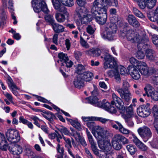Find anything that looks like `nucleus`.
<instances>
[{
  "instance_id": "1",
  "label": "nucleus",
  "mask_w": 158,
  "mask_h": 158,
  "mask_svg": "<svg viewBox=\"0 0 158 158\" xmlns=\"http://www.w3.org/2000/svg\"><path fill=\"white\" fill-rule=\"evenodd\" d=\"M123 33L125 35L128 40L132 43H137L138 44L137 46L139 50L137 52L136 56L138 59H143L145 55L142 50L144 49L143 47L144 43L149 40L148 37L145 34L141 36L137 32L132 30H128Z\"/></svg>"
},
{
  "instance_id": "2",
  "label": "nucleus",
  "mask_w": 158,
  "mask_h": 158,
  "mask_svg": "<svg viewBox=\"0 0 158 158\" xmlns=\"http://www.w3.org/2000/svg\"><path fill=\"white\" fill-rule=\"evenodd\" d=\"M116 59L112 56L110 54L106 53L104 56V67L105 69H113L114 70H109L107 72L109 77H114L116 82L119 83L121 82V78L119 73L117 69Z\"/></svg>"
},
{
  "instance_id": "3",
  "label": "nucleus",
  "mask_w": 158,
  "mask_h": 158,
  "mask_svg": "<svg viewBox=\"0 0 158 158\" xmlns=\"http://www.w3.org/2000/svg\"><path fill=\"white\" fill-rule=\"evenodd\" d=\"M111 22L106 27L105 30L101 33L102 37L109 41H112L116 39V23L118 21V17H116L111 18Z\"/></svg>"
},
{
  "instance_id": "4",
  "label": "nucleus",
  "mask_w": 158,
  "mask_h": 158,
  "mask_svg": "<svg viewBox=\"0 0 158 158\" xmlns=\"http://www.w3.org/2000/svg\"><path fill=\"white\" fill-rule=\"evenodd\" d=\"M89 128L92 130V133L98 140V142L103 140L108 134V129L99 126H95L93 121H90L86 123Z\"/></svg>"
},
{
  "instance_id": "5",
  "label": "nucleus",
  "mask_w": 158,
  "mask_h": 158,
  "mask_svg": "<svg viewBox=\"0 0 158 158\" xmlns=\"http://www.w3.org/2000/svg\"><path fill=\"white\" fill-rule=\"evenodd\" d=\"M59 58L58 62L61 66L60 71L63 75L64 77H66L65 73H64L61 69H64L66 71H68V70L66 69L71 67L73 64V62L69 59L67 54L62 52L59 53L58 55Z\"/></svg>"
},
{
  "instance_id": "6",
  "label": "nucleus",
  "mask_w": 158,
  "mask_h": 158,
  "mask_svg": "<svg viewBox=\"0 0 158 158\" xmlns=\"http://www.w3.org/2000/svg\"><path fill=\"white\" fill-rule=\"evenodd\" d=\"M130 87L129 83L126 80H123L122 83V88H119L117 90L121 98L127 102H129L132 98L131 93L129 90Z\"/></svg>"
},
{
  "instance_id": "7",
  "label": "nucleus",
  "mask_w": 158,
  "mask_h": 158,
  "mask_svg": "<svg viewBox=\"0 0 158 158\" xmlns=\"http://www.w3.org/2000/svg\"><path fill=\"white\" fill-rule=\"evenodd\" d=\"M31 3L35 12L38 13L41 10L45 13L48 12L49 10L45 0H33Z\"/></svg>"
},
{
  "instance_id": "8",
  "label": "nucleus",
  "mask_w": 158,
  "mask_h": 158,
  "mask_svg": "<svg viewBox=\"0 0 158 158\" xmlns=\"http://www.w3.org/2000/svg\"><path fill=\"white\" fill-rule=\"evenodd\" d=\"M107 11L105 7L103 0H94L91 8L92 14H96L105 12Z\"/></svg>"
},
{
  "instance_id": "9",
  "label": "nucleus",
  "mask_w": 158,
  "mask_h": 158,
  "mask_svg": "<svg viewBox=\"0 0 158 158\" xmlns=\"http://www.w3.org/2000/svg\"><path fill=\"white\" fill-rule=\"evenodd\" d=\"M98 143L99 148L106 155V158H113L110 154L111 147L110 141L107 140L104 141L103 140L98 142Z\"/></svg>"
},
{
  "instance_id": "10",
  "label": "nucleus",
  "mask_w": 158,
  "mask_h": 158,
  "mask_svg": "<svg viewBox=\"0 0 158 158\" xmlns=\"http://www.w3.org/2000/svg\"><path fill=\"white\" fill-rule=\"evenodd\" d=\"M8 140L12 143L19 142L20 140V136L18 131L12 129L8 130L5 134Z\"/></svg>"
},
{
  "instance_id": "11",
  "label": "nucleus",
  "mask_w": 158,
  "mask_h": 158,
  "mask_svg": "<svg viewBox=\"0 0 158 158\" xmlns=\"http://www.w3.org/2000/svg\"><path fill=\"white\" fill-rule=\"evenodd\" d=\"M137 131L145 142H147L152 136V133L150 129L146 126H143L139 128L137 130Z\"/></svg>"
},
{
  "instance_id": "12",
  "label": "nucleus",
  "mask_w": 158,
  "mask_h": 158,
  "mask_svg": "<svg viewBox=\"0 0 158 158\" xmlns=\"http://www.w3.org/2000/svg\"><path fill=\"white\" fill-rule=\"evenodd\" d=\"M112 97L113 100L111 102V104L113 105H115L120 110H124L125 108L122 100L114 93L112 94Z\"/></svg>"
},
{
  "instance_id": "13",
  "label": "nucleus",
  "mask_w": 158,
  "mask_h": 158,
  "mask_svg": "<svg viewBox=\"0 0 158 158\" xmlns=\"http://www.w3.org/2000/svg\"><path fill=\"white\" fill-rule=\"evenodd\" d=\"M96 21L99 24L103 25L106 22L107 18V11L105 12L93 14Z\"/></svg>"
},
{
  "instance_id": "14",
  "label": "nucleus",
  "mask_w": 158,
  "mask_h": 158,
  "mask_svg": "<svg viewBox=\"0 0 158 158\" xmlns=\"http://www.w3.org/2000/svg\"><path fill=\"white\" fill-rule=\"evenodd\" d=\"M137 111L138 115L142 117H147L150 114L149 106H146L144 105L139 106L137 108Z\"/></svg>"
},
{
  "instance_id": "15",
  "label": "nucleus",
  "mask_w": 158,
  "mask_h": 158,
  "mask_svg": "<svg viewBox=\"0 0 158 158\" xmlns=\"http://www.w3.org/2000/svg\"><path fill=\"white\" fill-rule=\"evenodd\" d=\"M52 3L55 9L60 13L66 15L68 17L69 14L68 13L65 7L63 5H61L58 0H52Z\"/></svg>"
},
{
  "instance_id": "16",
  "label": "nucleus",
  "mask_w": 158,
  "mask_h": 158,
  "mask_svg": "<svg viewBox=\"0 0 158 158\" xmlns=\"http://www.w3.org/2000/svg\"><path fill=\"white\" fill-rule=\"evenodd\" d=\"M138 68L141 74L144 76H148L149 71L148 67L144 62L140 61L137 65Z\"/></svg>"
},
{
  "instance_id": "17",
  "label": "nucleus",
  "mask_w": 158,
  "mask_h": 158,
  "mask_svg": "<svg viewBox=\"0 0 158 158\" xmlns=\"http://www.w3.org/2000/svg\"><path fill=\"white\" fill-rule=\"evenodd\" d=\"M138 68L133 65H129L127 68V69L132 77L135 80L139 79L140 77Z\"/></svg>"
},
{
  "instance_id": "18",
  "label": "nucleus",
  "mask_w": 158,
  "mask_h": 158,
  "mask_svg": "<svg viewBox=\"0 0 158 158\" xmlns=\"http://www.w3.org/2000/svg\"><path fill=\"white\" fill-rule=\"evenodd\" d=\"M8 148L10 151L14 155H19L23 152L22 147L16 144L11 143Z\"/></svg>"
},
{
  "instance_id": "19",
  "label": "nucleus",
  "mask_w": 158,
  "mask_h": 158,
  "mask_svg": "<svg viewBox=\"0 0 158 158\" xmlns=\"http://www.w3.org/2000/svg\"><path fill=\"white\" fill-rule=\"evenodd\" d=\"M145 55L147 59L149 60L156 63L157 58L154 51L149 49L147 50L146 51Z\"/></svg>"
},
{
  "instance_id": "20",
  "label": "nucleus",
  "mask_w": 158,
  "mask_h": 158,
  "mask_svg": "<svg viewBox=\"0 0 158 158\" xmlns=\"http://www.w3.org/2000/svg\"><path fill=\"white\" fill-rule=\"evenodd\" d=\"M133 141L136 146L142 151H146L148 150V148L138 139L136 136H133Z\"/></svg>"
},
{
  "instance_id": "21",
  "label": "nucleus",
  "mask_w": 158,
  "mask_h": 158,
  "mask_svg": "<svg viewBox=\"0 0 158 158\" xmlns=\"http://www.w3.org/2000/svg\"><path fill=\"white\" fill-rule=\"evenodd\" d=\"M152 112L155 118L154 125L158 134V106L154 105L152 108Z\"/></svg>"
},
{
  "instance_id": "22",
  "label": "nucleus",
  "mask_w": 158,
  "mask_h": 158,
  "mask_svg": "<svg viewBox=\"0 0 158 158\" xmlns=\"http://www.w3.org/2000/svg\"><path fill=\"white\" fill-rule=\"evenodd\" d=\"M112 140L119 143L122 142L123 144H127L129 143L128 140L125 137L120 134L115 135Z\"/></svg>"
},
{
  "instance_id": "23",
  "label": "nucleus",
  "mask_w": 158,
  "mask_h": 158,
  "mask_svg": "<svg viewBox=\"0 0 158 158\" xmlns=\"http://www.w3.org/2000/svg\"><path fill=\"white\" fill-rule=\"evenodd\" d=\"M8 148V144L4 135L0 133V148L6 151Z\"/></svg>"
},
{
  "instance_id": "24",
  "label": "nucleus",
  "mask_w": 158,
  "mask_h": 158,
  "mask_svg": "<svg viewBox=\"0 0 158 158\" xmlns=\"http://www.w3.org/2000/svg\"><path fill=\"white\" fill-rule=\"evenodd\" d=\"M134 115L133 106L130 105L126 109V114L123 115V117L125 120H127L128 119H130L132 118Z\"/></svg>"
},
{
  "instance_id": "25",
  "label": "nucleus",
  "mask_w": 158,
  "mask_h": 158,
  "mask_svg": "<svg viewBox=\"0 0 158 158\" xmlns=\"http://www.w3.org/2000/svg\"><path fill=\"white\" fill-rule=\"evenodd\" d=\"M73 82L74 86L77 88L81 89L84 86V80L80 75L74 79Z\"/></svg>"
},
{
  "instance_id": "26",
  "label": "nucleus",
  "mask_w": 158,
  "mask_h": 158,
  "mask_svg": "<svg viewBox=\"0 0 158 158\" xmlns=\"http://www.w3.org/2000/svg\"><path fill=\"white\" fill-rule=\"evenodd\" d=\"M127 20L129 24L133 27H137L139 26L140 24L134 15H129L127 17Z\"/></svg>"
},
{
  "instance_id": "27",
  "label": "nucleus",
  "mask_w": 158,
  "mask_h": 158,
  "mask_svg": "<svg viewBox=\"0 0 158 158\" xmlns=\"http://www.w3.org/2000/svg\"><path fill=\"white\" fill-rule=\"evenodd\" d=\"M80 76L84 81H91L93 77V73L89 71L84 72Z\"/></svg>"
},
{
  "instance_id": "28",
  "label": "nucleus",
  "mask_w": 158,
  "mask_h": 158,
  "mask_svg": "<svg viewBox=\"0 0 158 158\" xmlns=\"http://www.w3.org/2000/svg\"><path fill=\"white\" fill-rule=\"evenodd\" d=\"M7 79V83L9 88L12 92L14 94H16V93L15 92V90L19 89L18 88L12 79L10 77H8Z\"/></svg>"
},
{
  "instance_id": "29",
  "label": "nucleus",
  "mask_w": 158,
  "mask_h": 158,
  "mask_svg": "<svg viewBox=\"0 0 158 158\" xmlns=\"http://www.w3.org/2000/svg\"><path fill=\"white\" fill-rule=\"evenodd\" d=\"M54 31L56 33L61 32L64 31V27L55 22L52 25Z\"/></svg>"
},
{
  "instance_id": "30",
  "label": "nucleus",
  "mask_w": 158,
  "mask_h": 158,
  "mask_svg": "<svg viewBox=\"0 0 158 158\" xmlns=\"http://www.w3.org/2000/svg\"><path fill=\"white\" fill-rule=\"evenodd\" d=\"M148 97H150L154 101H158V87L156 90H153V91L149 92L148 94Z\"/></svg>"
},
{
  "instance_id": "31",
  "label": "nucleus",
  "mask_w": 158,
  "mask_h": 158,
  "mask_svg": "<svg viewBox=\"0 0 158 158\" xmlns=\"http://www.w3.org/2000/svg\"><path fill=\"white\" fill-rule=\"evenodd\" d=\"M66 15L67 17H69L63 13H56L55 14V18L57 21L60 23H62L64 22L65 20V16Z\"/></svg>"
},
{
  "instance_id": "32",
  "label": "nucleus",
  "mask_w": 158,
  "mask_h": 158,
  "mask_svg": "<svg viewBox=\"0 0 158 158\" xmlns=\"http://www.w3.org/2000/svg\"><path fill=\"white\" fill-rule=\"evenodd\" d=\"M9 6L8 8L10 9V11L11 12V16L12 18L14 20V21L13 22V24H16L17 23V21L16 20V17L13 14L14 10L13 8V3L12 0H9Z\"/></svg>"
},
{
  "instance_id": "33",
  "label": "nucleus",
  "mask_w": 158,
  "mask_h": 158,
  "mask_svg": "<svg viewBox=\"0 0 158 158\" xmlns=\"http://www.w3.org/2000/svg\"><path fill=\"white\" fill-rule=\"evenodd\" d=\"M110 103L106 101H104L103 102H98L97 104V106L98 107L102 108L106 110L107 111L108 110L110 106Z\"/></svg>"
},
{
  "instance_id": "34",
  "label": "nucleus",
  "mask_w": 158,
  "mask_h": 158,
  "mask_svg": "<svg viewBox=\"0 0 158 158\" xmlns=\"http://www.w3.org/2000/svg\"><path fill=\"white\" fill-rule=\"evenodd\" d=\"M72 132L70 133V136L74 137L75 140L78 142L79 139L81 136L79 132L76 131L73 128H70Z\"/></svg>"
},
{
  "instance_id": "35",
  "label": "nucleus",
  "mask_w": 158,
  "mask_h": 158,
  "mask_svg": "<svg viewBox=\"0 0 158 158\" xmlns=\"http://www.w3.org/2000/svg\"><path fill=\"white\" fill-rule=\"evenodd\" d=\"M86 99L88 100V102L93 104L96 106H97V104L98 102H101L98 101V99L95 96L93 97H90L86 98Z\"/></svg>"
},
{
  "instance_id": "36",
  "label": "nucleus",
  "mask_w": 158,
  "mask_h": 158,
  "mask_svg": "<svg viewBox=\"0 0 158 158\" xmlns=\"http://www.w3.org/2000/svg\"><path fill=\"white\" fill-rule=\"evenodd\" d=\"M25 153L28 156H31L33 155L34 152L32 150L31 147L28 144L24 145Z\"/></svg>"
},
{
  "instance_id": "37",
  "label": "nucleus",
  "mask_w": 158,
  "mask_h": 158,
  "mask_svg": "<svg viewBox=\"0 0 158 158\" xmlns=\"http://www.w3.org/2000/svg\"><path fill=\"white\" fill-rule=\"evenodd\" d=\"M86 132L89 141L91 144V147L96 145V143L94 141L93 136L87 128L86 129Z\"/></svg>"
},
{
  "instance_id": "38",
  "label": "nucleus",
  "mask_w": 158,
  "mask_h": 158,
  "mask_svg": "<svg viewBox=\"0 0 158 158\" xmlns=\"http://www.w3.org/2000/svg\"><path fill=\"white\" fill-rule=\"evenodd\" d=\"M146 7L148 9L152 8L156 5V0H145Z\"/></svg>"
},
{
  "instance_id": "39",
  "label": "nucleus",
  "mask_w": 158,
  "mask_h": 158,
  "mask_svg": "<svg viewBox=\"0 0 158 158\" xmlns=\"http://www.w3.org/2000/svg\"><path fill=\"white\" fill-rule=\"evenodd\" d=\"M45 19L46 21L51 26L55 22L52 15H46L45 16Z\"/></svg>"
},
{
  "instance_id": "40",
  "label": "nucleus",
  "mask_w": 158,
  "mask_h": 158,
  "mask_svg": "<svg viewBox=\"0 0 158 158\" xmlns=\"http://www.w3.org/2000/svg\"><path fill=\"white\" fill-rule=\"evenodd\" d=\"M127 148L131 155H134L136 151V148L134 145L131 144L127 146Z\"/></svg>"
},
{
  "instance_id": "41",
  "label": "nucleus",
  "mask_w": 158,
  "mask_h": 158,
  "mask_svg": "<svg viewBox=\"0 0 158 158\" xmlns=\"http://www.w3.org/2000/svg\"><path fill=\"white\" fill-rule=\"evenodd\" d=\"M69 121L73 127L78 130H80L81 129V124L77 120H73L70 119L69 120Z\"/></svg>"
},
{
  "instance_id": "42",
  "label": "nucleus",
  "mask_w": 158,
  "mask_h": 158,
  "mask_svg": "<svg viewBox=\"0 0 158 158\" xmlns=\"http://www.w3.org/2000/svg\"><path fill=\"white\" fill-rule=\"evenodd\" d=\"M117 69L118 71H119L121 74L122 75H125L127 73V72L126 69L121 65H118L117 66Z\"/></svg>"
},
{
  "instance_id": "43",
  "label": "nucleus",
  "mask_w": 158,
  "mask_h": 158,
  "mask_svg": "<svg viewBox=\"0 0 158 158\" xmlns=\"http://www.w3.org/2000/svg\"><path fill=\"white\" fill-rule=\"evenodd\" d=\"M60 1L62 4L68 6H72L74 4L73 0H60Z\"/></svg>"
},
{
  "instance_id": "44",
  "label": "nucleus",
  "mask_w": 158,
  "mask_h": 158,
  "mask_svg": "<svg viewBox=\"0 0 158 158\" xmlns=\"http://www.w3.org/2000/svg\"><path fill=\"white\" fill-rule=\"evenodd\" d=\"M111 143L113 148L116 150H119L122 148V145L119 142L112 140Z\"/></svg>"
},
{
  "instance_id": "45",
  "label": "nucleus",
  "mask_w": 158,
  "mask_h": 158,
  "mask_svg": "<svg viewBox=\"0 0 158 158\" xmlns=\"http://www.w3.org/2000/svg\"><path fill=\"white\" fill-rule=\"evenodd\" d=\"M133 10L134 14L136 16L140 18H143L144 17V16L142 13L136 8L133 7Z\"/></svg>"
},
{
  "instance_id": "46",
  "label": "nucleus",
  "mask_w": 158,
  "mask_h": 158,
  "mask_svg": "<svg viewBox=\"0 0 158 158\" xmlns=\"http://www.w3.org/2000/svg\"><path fill=\"white\" fill-rule=\"evenodd\" d=\"M85 69V67L81 64H78L77 66L76 72L78 74H80L82 71Z\"/></svg>"
},
{
  "instance_id": "47",
  "label": "nucleus",
  "mask_w": 158,
  "mask_h": 158,
  "mask_svg": "<svg viewBox=\"0 0 158 158\" xmlns=\"http://www.w3.org/2000/svg\"><path fill=\"white\" fill-rule=\"evenodd\" d=\"M138 4L141 9H144L146 7V2L145 0H138Z\"/></svg>"
},
{
  "instance_id": "48",
  "label": "nucleus",
  "mask_w": 158,
  "mask_h": 158,
  "mask_svg": "<svg viewBox=\"0 0 158 158\" xmlns=\"http://www.w3.org/2000/svg\"><path fill=\"white\" fill-rule=\"evenodd\" d=\"M80 43L81 45L84 48L87 49L89 47L88 43L81 37L80 38Z\"/></svg>"
},
{
  "instance_id": "49",
  "label": "nucleus",
  "mask_w": 158,
  "mask_h": 158,
  "mask_svg": "<svg viewBox=\"0 0 158 158\" xmlns=\"http://www.w3.org/2000/svg\"><path fill=\"white\" fill-rule=\"evenodd\" d=\"M120 129L119 130V131L122 133L124 134L127 135L130 133V131L129 130L124 128L123 126L120 125Z\"/></svg>"
},
{
  "instance_id": "50",
  "label": "nucleus",
  "mask_w": 158,
  "mask_h": 158,
  "mask_svg": "<svg viewBox=\"0 0 158 158\" xmlns=\"http://www.w3.org/2000/svg\"><path fill=\"white\" fill-rule=\"evenodd\" d=\"M144 90L147 94L148 93L153 91V87L149 84H147L146 85L144 88Z\"/></svg>"
},
{
  "instance_id": "51",
  "label": "nucleus",
  "mask_w": 158,
  "mask_h": 158,
  "mask_svg": "<svg viewBox=\"0 0 158 158\" xmlns=\"http://www.w3.org/2000/svg\"><path fill=\"white\" fill-rule=\"evenodd\" d=\"M111 125L112 127L116 130H119L120 129V125L122 126L121 124L118 121H115L114 123H113Z\"/></svg>"
},
{
  "instance_id": "52",
  "label": "nucleus",
  "mask_w": 158,
  "mask_h": 158,
  "mask_svg": "<svg viewBox=\"0 0 158 158\" xmlns=\"http://www.w3.org/2000/svg\"><path fill=\"white\" fill-rule=\"evenodd\" d=\"M95 117H85L83 116L82 117V119L85 122H90V121H95Z\"/></svg>"
},
{
  "instance_id": "53",
  "label": "nucleus",
  "mask_w": 158,
  "mask_h": 158,
  "mask_svg": "<svg viewBox=\"0 0 158 158\" xmlns=\"http://www.w3.org/2000/svg\"><path fill=\"white\" fill-rule=\"evenodd\" d=\"M94 50H94V48H93L89 50L86 51L85 52V53L87 55H89L91 56H96V55H96L94 53Z\"/></svg>"
},
{
  "instance_id": "54",
  "label": "nucleus",
  "mask_w": 158,
  "mask_h": 158,
  "mask_svg": "<svg viewBox=\"0 0 158 158\" xmlns=\"http://www.w3.org/2000/svg\"><path fill=\"white\" fill-rule=\"evenodd\" d=\"M152 40L156 46L158 47V35H153L152 37Z\"/></svg>"
},
{
  "instance_id": "55",
  "label": "nucleus",
  "mask_w": 158,
  "mask_h": 158,
  "mask_svg": "<svg viewBox=\"0 0 158 158\" xmlns=\"http://www.w3.org/2000/svg\"><path fill=\"white\" fill-rule=\"evenodd\" d=\"M91 148L94 153L96 155L100 156L98 150L97 148V144L91 146Z\"/></svg>"
},
{
  "instance_id": "56",
  "label": "nucleus",
  "mask_w": 158,
  "mask_h": 158,
  "mask_svg": "<svg viewBox=\"0 0 158 158\" xmlns=\"http://www.w3.org/2000/svg\"><path fill=\"white\" fill-rule=\"evenodd\" d=\"M63 139L65 142L66 144L65 146L66 148H72V145L70 140L69 138H66L65 137H63Z\"/></svg>"
},
{
  "instance_id": "57",
  "label": "nucleus",
  "mask_w": 158,
  "mask_h": 158,
  "mask_svg": "<svg viewBox=\"0 0 158 158\" xmlns=\"http://www.w3.org/2000/svg\"><path fill=\"white\" fill-rule=\"evenodd\" d=\"M109 120L102 117H95V121H99L102 123H104L109 121Z\"/></svg>"
},
{
  "instance_id": "58",
  "label": "nucleus",
  "mask_w": 158,
  "mask_h": 158,
  "mask_svg": "<svg viewBox=\"0 0 158 158\" xmlns=\"http://www.w3.org/2000/svg\"><path fill=\"white\" fill-rule=\"evenodd\" d=\"M56 150L60 154V155H64V149L63 148L61 147L60 144H58L56 148Z\"/></svg>"
},
{
  "instance_id": "59",
  "label": "nucleus",
  "mask_w": 158,
  "mask_h": 158,
  "mask_svg": "<svg viewBox=\"0 0 158 158\" xmlns=\"http://www.w3.org/2000/svg\"><path fill=\"white\" fill-rule=\"evenodd\" d=\"M41 128L42 130L45 133L48 134L49 133L50 131L49 128L46 125H42L40 126V127Z\"/></svg>"
},
{
  "instance_id": "60",
  "label": "nucleus",
  "mask_w": 158,
  "mask_h": 158,
  "mask_svg": "<svg viewBox=\"0 0 158 158\" xmlns=\"http://www.w3.org/2000/svg\"><path fill=\"white\" fill-rule=\"evenodd\" d=\"M60 131L62 133H63L65 135L70 136V133L67 128L65 127H63L60 129Z\"/></svg>"
},
{
  "instance_id": "61",
  "label": "nucleus",
  "mask_w": 158,
  "mask_h": 158,
  "mask_svg": "<svg viewBox=\"0 0 158 158\" xmlns=\"http://www.w3.org/2000/svg\"><path fill=\"white\" fill-rule=\"evenodd\" d=\"M6 16L4 15L1 18V20L0 22V26L1 27H3L6 24Z\"/></svg>"
},
{
  "instance_id": "62",
  "label": "nucleus",
  "mask_w": 158,
  "mask_h": 158,
  "mask_svg": "<svg viewBox=\"0 0 158 158\" xmlns=\"http://www.w3.org/2000/svg\"><path fill=\"white\" fill-rule=\"evenodd\" d=\"M78 141L80 142L81 145L84 147L87 145V144L83 137L81 136L79 139Z\"/></svg>"
},
{
  "instance_id": "63",
  "label": "nucleus",
  "mask_w": 158,
  "mask_h": 158,
  "mask_svg": "<svg viewBox=\"0 0 158 158\" xmlns=\"http://www.w3.org/2000/svg\"><path fill=\"white\" fill-rule=\"evenodd\" d=\"M95 31V29L90 25H89L87 28V31L89 34H93Z\"/></svg>"
},
{
  "instance_id": "64",
  "label": "nucleus",
  "mask_w": 158,
  "mask_h": 158,
  "mask_svg": "<svg viewBox=\"0 0 158 158\" xmlns=\"http://www.w3.org/2000/svg\"><path fill=\"white\" fill-rule=\"evenodd\" d=\"M152 82L154 85H158V76H153L152 77Z\"/></svg>"
}]
</instances>
